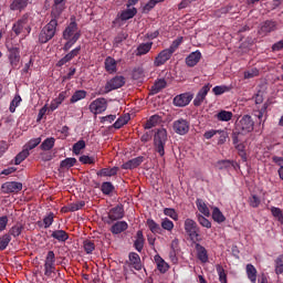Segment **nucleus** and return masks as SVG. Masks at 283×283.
Listing matches in <instances>:
<instances>
[{"instance_id":"nucleus-1","label":"nucleus","mask_w":283,"mask_h":283,"mask_svg":"<svg viewBox=\"0 0 283 283\" xmlns=\"http://www.w3.org/2000/svg\"><path fill=\"white\" fill-rule=\"evenodd\" d=\"M65 44L62 48L63 52H70L74 48L75 43L81 39V30H78V23H76V17L71 18V22L64 29L62 33Z\"/></svg>"},{"instance_id":"nucleus-2","label":"nucleus","mask_w":283,"mask_h":283,"mask_svg":"<svg viewBox=\"0 0 283 283\" xmlns=\"http://www.w3.org/2000/svg\"><path fill=\"white\" fill-rule=\"evenodd\" d=\"M167 143H169L167 129L158 128L153 137V149L159 158H165V149H167Z\"/></svg>"},{"instance_id":"nucleus-3","label":"nucleus","mask_w":283,"mask_h":283,"mask_svg":"<svg viewBox=\"0 0 283 283\" xmlns=\"http://www.w3.org/2000/svg\"><path fill=\"white\" fill-rule=\"evenodd\" d=\"M56 28H59V18L51 17L50 22L44 25L39 33V43L45 44L52 41L53 36H56Z\"/></svg>"},{"instance_id":"nucleus-4","label":"nucleus","mask_w":283,"mask_h":283,"mask_svg":"<svg viewBox=\"0 0 283 283\" xmlns=\"http://www.w3.org/2000/svg\"><path fill=\"white\" fill-rule=\"evenodd\" d=\"M30 14L24 13L20 19H18L13 25H12V32L15 34V36H19L20 34H24V36H28L30 32H32V27H30Z\"/></svg>"},{"instance_id":"nucleus-5","label":"nucleus","mask_w":283,"mask_h":283,"mask_svg":"<svg viewBox=\"0 0 283 283\" xmlns=\"http://www.w3.org/2000/svg\"><path fill=\"white\" fill-rule=\"evenodd\" d=\"M184 229L192 242H200V227L193 219H186Z\"/></svg>"},{"instance_id":"nucleus-6","label":"nucleus","mask_w":283,"mask_h":283,"mask_svg":"<svg viewBox=\"0 0 283 283\" xmlns=\"http://www.w3.org/2000/svg\"><path fill=\"white\" fill-rule=\"evenodd\" d=\"M280 27V23L277 20H265L260 23L259 27V34L260 36H269L272 32H276L277 28Z\"/></svg>"},{"instance_id":"nucleus-7","label":"nucleus","mask_w":283,"mask_h":283,"mask_svg":"<svg viewBox=\"0 0 283 283\" xmlns=\"http://www.w3.org/2000/svg\"><path fill=\"white\" fill-rule=\"evenodd\" d=\"M56 254L54 251H49L44 261V275L52 277V273L56 272Z\"/></svg>"},{"instance_id":"nucleus-8","label":"nucleus","mask_w":283,"mask_h":283,"mask_svg":"<svg viewBox=\"0 0 283 283\" xmlns=\"http://www.w3.org/2000/svg\"><path fill=\"white\" fill-rule=\"evenodd\" d=\"M172 129L175 134L179 136H187L189 129H191V123L188 119L179 118L172 123Z\"/></svg>"},{"instance_id":"nucleus-9","label":"nucleus","mask_w":283,"mask_h":283,"mask_svg":"<svg viewBox=\"0 0 283 283\" xmlns=\"http://www.w3.org/2000/svg\"><path fill=\"white\" fill-rule=\"evenodd\" d=\"M92 114H103L107 109V99L105 97H98L94 99L88 107Z\"/></svg>"},{"instance_id":"nucleus-10","label":"nucleus","mask_w":283,"mask_h":283,"mask_svg":"<svg viewBox=\"0 0 283 283\" xmlns=\"http://www.w3.org/2000/svg\"><path fill=\"white\" fill-rule=\"evenodd\" d=\"M125 85V77L123 75H116L105 84V92H114V90H120Z\"/></svg>"},{"instance_id":"nucleus-11","label":"nucleus","mask_w":283,"mask_h":283,"mask_svg":"<svg viewBox=\"0 0 283 283\" xmlns=\"http://www.w3.org/2000/svg\"><path fill=\"white\" fill-rule=\"evenodd\" d=\"M123 218H125V209L123 206L118 205L108 211V220H106V224H112V222L123 220Z\"/></svg>"},{"instance_id":"nucleus-12","label":"nucleus","mask_w":283,"mask_h":283,"mask_svg":"<svg viewBox=\"0 0 283 283\" xmlns=\"http://www.w3.org/2000/svg\"><path fill=\"white\" fill-rule=\"evenodd\" d=\"M21 189H23V184L19 181H7L1 186L2 193H19Z\"/></svg>"},{"instance_id":"nucleus-13","label":"nucleus","mask_w":283,"mask_h":283,"mask_svg":"<svg viewBox=\"0 0 283 283\" xmlns=\"http://www.w3.org/2000/svg\"><path fill=\"white\" fill-rule=\"evenodd\" d=\"M9 61L12 67H18L21 61V49L19 46H8Z\"/></svg>"},{"instance_id":"nucleus-14","label":"nucleus","mask_w":283,"mask_h":283,"mask_svg":"<svg viewBox=\"0 0 283 283\" xmlns=\"http://www.w3.org/2000/svg\"><path fill=\"white\" fill-rule=\"evenodd\" d=\"M171 56H174V53L171 51H169L168 49L163 50L157 54V56L154 60L155 67H160L165 65V63H167V61H169Z\"/></svg>"},{"instance_id":"nucleus-15","label":"nucleus","mask_w":283,"mask_h":283,"mask_svg":"<svg viewBox=\"0 0 283 283\" xmlns=\"http://www.w3.org/2000/svg\"><path fill=\"white\" fill-rule=\"evenodd\" d=\"M195 251L197 254V260H199L201 264H207V262H209V252L207 251V248H205V245L195 242Z\"/></svg>"},{"instance_id":"nucleus-16","label":"nucleus","mask_w":283,"mask_h":283,"mask_svg":"<svg viewBox=\"0 0 283 283\" xmlns=\"http://www.w3.org/2000/svg\"><path fill=\"white\" fill-rule=\"evenodd\" d=\"M210 91H211V84L208 83L198 92V94L193 99L195 107H200V105L205 103V99L207 98V95L209 94Z\"/></svg>"},{"instance_id":"nucleus-17","label":"nucleus","mask_w":283,"mask_h":283,"mask_svg":"<svg viewBox=\"0 0 283 283\" xmlns=\"http://www.w3.org/2000/svg\"><path fill=\"white\" fill-rule=\"evenodd\" d=\"M191 101H193V95L189 93H184V94L177 95L174 98V105L176 107H187V105H189Z\"/></svg>"},{"instance_id":"nucleus-18","label":"nucleus","mask_w":283,"mask_h":283,"mask_svg":"<svg viewBox=\"0 0 283 283\" xmlns=\"http://www.w3.org/2000/svg\"><path fill=\"white\" fill-rule=\"evenodd\" d=\"M81 54V45L73 49L71 52H69L65 56H63L59 62L56 63V67H63V65H66V63H70L73 59H76Z\"/></svg>"},{"instance_id":"nucleus-19","label":"nucleus","mask_w":283,"mask_h":283,"mask_svg":"<svg viewBox=\"0 0 283 283\" xmlns=\"http://www.w3.org/2000/svg\"><path fill=\"white\" fill-rule=\"evenodd\" d=\"M65 10V0H53V6L51 10V17L55 19H61V14Z\"/></svg>"},{"instance_id":"nucleus-20","label":"nucleus","mask_w":283,"mask_h":283,"mask_svg":"<svg viewBox=\"0 0 283 283\" xmlns=\"http://www.w3.org/2000/svg\"><path fill=\"white\" fill-rule=\"evenodd\" d=\"M254 125L255 122H253V118L250 115H244L240 120V127L245 134L253 132Z\"/></svg>"},{"instance_id":"nucleus-21","label":"nucleus","mask_w":283,"mask_h":283,"mask_svg":"<svg viewBox=\"0 0 283 283\" xmlns=\"http://www.w3.org/2000/svg\"><path fill=\"white\" fill-rule=\"evenodd\" d=\"M105 71L108 74H116L118 72V62L112 56H107L104 61Z\"/></svg>"},{"instance_id":"nucleus-22","label":"nucleus","mask_w":283,"mask_h":283,"mask_svg":"<svg viewBox=\"0 0 283 283\" xmlns=\"http://www.w3.org/2000/svg\"><path fill=\"white\" fill-rule=\"evenodd\" d=\"M145 161V157L143 156H139V157H136V158H133V159H129L128 161L124 163L122 165V169H136L138 167H140V165H143V163Z\"/></svg>"},{"instance_id":"nucleus-23","label":"nucleus","mask_w":283,"mask_h":283,"mask_svg":"<svg viewBox=\"0 0 283 283\" xmlns=\"http://www.w3.org/2000/svg\"><path fill=\"white\" fill-rule=\"evenodd\" d=\"M200 59H202V53L200 51H195L191 52L187 57H186V65L188 67H196L197 63H200Z\"/></svg>"},{"instance_id":"nucleus-24","label":"nucleus","mask_w":283,"mask_h":283,"mask_svg":"<svg viewBox=\"0 0 283 283\" xmlns=\"http://www.w3.org/2000/svg\"><path fill=\"white\" fill-rule=\"evenodd\" d=\"M67 98V91H63L59 94L57 97L52 99L50 106H49V112H55V109H59L60 105H62L63 101Z\"/></svg>"},{"instance_id":"nucleus-25","label":"nucleus","mask_w":283,"mask_h":283,"mask_svg":"<svg viewBox=\"0 0 283 283\" xmlns=\"http://www.w3.org/2000/svg\"><path fill=\"white\" fill-rule=\"evenodd\" d=\"M128 260L130 262V266L135 269V271H142L143 270V262L140 261V255L136 252H130L128 254Z\"/></svg>"},{"instance_id":"nucleus-26","label":"nucleus","mask_w":283,"mask_h":283,"mask_svg":"<svg viewBox=\"0 0 283 283\" xmlns=\"http://www.w3.org/2000/svg\"><path fill=\"white\" fill-rule=\"evenodd\" d=\"M154 261L156 263L157 270L159 271V273H167L169 271V263L165 262V259H163V256H160V254H156L154 256Z\"/></svg>"},{"instance_id":"nucleus-27","label":"nucleus","mask_w":283,"mask_h":283,"mask_svg":"<svg viewBox=\"0 0 283 283\" xmlns=\"http://www.w3.org/2000/svg\"><path fill=\"white\" fill-rule=\"evenodd\" d=\"M51 238L63 244L70 240V234L65 230H54L51 231Z\"/></svg>"},{"instance_id":"nucleus-28","label":"nucleus","mask_w":283,"mask_h":283,"mask_svg":"<svg viewBox=\"0 0 283 283\" xmlns=\"http://www.w3.org/2000/svg\"><path fill=\"white\" fill-rule=\"evenodd\" d=\"M134 249H136L138 253H143V249H145V235L143 234V230H138L136 233Z\"/></svg>"},{"instance_id":"nucleus-29","label":"nucleus","mask_w":283,"mask_h":283,"mask_svg":"<svg viewBox=\"0 0 283 283\" xmlns=\"http://www.w3.org/2000/svg\"><path fill=\"white\" fill-rule=\"evenodd\" d=\"M127 229H129V224H127L126 221H117L111 227V233L118 235L123 233V231H127Z\"/></svg>"},{"instance_id":"nucleus-30","label":"nucleus","mask_w":283,"mask_h":283,"mask_svg":"<svg viewBox=\"0 0 283 283\" xmlns=\"http://www.w3.org/2000/svg\"><path fill=\"white\" fill-rule=\"evenodd\" d=\"M30 0H13L10 4V10L13 12H23L25 8H28V3Z\"/></svg>"},{"instance_id":"nucleus-31","label":"nucleus","mask_w":283,"mask_h":283,"mask_svg":"<svg viewBox=\"0 0 283 283\" xmlns=\"http://www.w3.org/2000/svg\"><path fill=\"white\" fill-rule=\"evenodd\" d=\"M96 174L99 176V178H112V176H116V174H118V167L102 168Z\"/></svg>"},{"instance_id":"nucleus-32","label":"nucleus","mask_w":283,"mask_h":283,"mask_svg":"<svg viewBox=\"0 0 283 283\" xmlns=\"http://www.w3.org/2000/svg\"><path fill=\"white\" fill-rule=\"evenodd\" d=\"M153 45H154V42H147V43L139 44L137 46L136 56H145V54H149Z\"/></svg>"},{"instance_id":"nucleus-33","label":"nucleus","mask_w":283,"mask_h":283,"mask_svg":"<svg viewBox=\"0 0 283 283\" xmlns=\"http://www.w3.org/2000/svg\"><path fill=\"white\" fill-rule=\"evenodd\" d=\"M245 271H247L248 280H250V282L252 283L258 282V270L253 264L249 263L245 268Z\"/></svg>"},{"instance_id":"nucleus-34","label":"nucleus","mask_w":283,"mask_h":283,"mask_svg":"<svg viewBox=\"0 0 283 283\" xmlns=\"http://www.w3.org/2000/svg\"><path fill=\"white\" fill-rule=\"evenodd\" d=\"M167 87V81L165 80H157L154 85L150 87L151 94H159V92H163Z\"/></svg>"},{"instance_id":"nucleus-35","label":"nucleus","mask_w":283,"mask_h":283,"mask_svg":"<svg viewBox=\"0 0 283 283\" xmlns=\"http://www.w3.org/2000/svg\"><path fill=\"white\" fill-rule=\"evenodd\" d=\"M138 13V10L136 8L126 9L120 13V21H129V19H134L136 14Z\"/></svg>"},{"instance_id":"nucleus-36","label":"nucleus","mask_w":283,"mask_h":283,"mask_svg":"<svg viewBox=\"0 0 283 283\" xmlns=\"http://www.w3.org/2000/svg\"><path fill=\"white\" fill-rule=\"evenodd\" d=\"M55 143L56 139L54 137H49L42 142L40 149H42V151H50V149L54 148Z\"/></svg>"},{"instance_id":"nucleus-37","label":"nucleus","mask_w":283,"mask_h":283,"mask_svg":"<svg viewBox=\"0 0 283 283\" xmlns=\"http://www.w3.org/2000/svg\"><path fill=\"white\" fill-rule=\"evenodd\" d=\"M196 205H197L198 211L205 214L206 218H209V216H211V212L209 211V207H207V203H205L202 199H197Z\"/></svg>"},{"instance_id":"nucleus-38","label":"nucleus","mask_w":283,"mask_h":283,"mask_svg":"<svg viewBox=\"0 0 283 283\" xmlns=\"http://www.w3.org/2000/svg\"><path fill=\"white\" fill-rule=\"evenodd\" d=\"M160 120H161L160 115H153L145 123L144 127H145V129H151V128L156 127V125H158V123H160Z\"/></svg>"},{"instance_id":"nucleus-39","label":"nucleus","mask_w":283,"mask_h":283,"mask_svg":"<svg viewBox=\"0 0 283 283\" xmlns=\"http://www.w3.org/2000/svg\"><path fill=\"white\" fill-rule=\"evenodd\" d=\"M23 233V224L17 223L13 227L10 228L8 235L11 238H19Z\"/></svg>"},{"instance_id":"nucleus-40","label":"nucleus","mask_w":283,"mask_h":283,"mask_svg":"<svg viewBox=\"0 0 283 283\" xmlns=\"http://www.w3.org/2000/svg\"><path fill=\"white\" fill-rule=\"evenodd\" d=\"M115 189L116 187H114V184H112L111 181H104L101 186V191L102 193H104V196H109L114 193Z\"/></svg>"},{"instance_id":"nucleus-41","label":"nucleus","mask_w":283,"mask_h":283,"mask_svg":"<svg viewBox=\"0 0 283 283\" xmlns=\"http://www.w3.org/2000/svg\"><path fill=\"white\" fill-rule=\"evenodd\" d=\"M86 97H87V91L78 90L72 95L70 103L72 104L78 103V101H83V98H86Z\"/></svg>"},{"instance_id":"nucleus-42","label":"nucleus","mask_w":283,"mask_h":283,"mask_svg":"<svg viewBox=\"0 0 283 283\" xmlns=\"http://www.w3.org/2000/svg\"><path fill=\"white\" fill-rule=\"evenodd\" d=\"M216 118L222 123H229V120L233 118V113L229 111H221L216 115Z\"/></svg>"},{"instance_id":"nucleus-43","label":"nucleus","mask_w":283,"mask_h":283,"mask_svg":"<svg viewBox=\"0 0 283 283\" xmlns=\"http://www.w3.org/2000/svg\"><path fill=\"white\" fill-rule=\"evenodd\" d=\"M212 220H214V222H218L219 224H221V222H224V220H227V218L224 217L222 211H220V208L214 207L212 210Z\"/></svg>"},{"instance_id":"nucleus-44","label":"nucleus","mask_w":283,"mask_h":283,"mask_svg":"<svg viewBox=\"0 0 283 283\" xmlns=\"http://www.w3.org/2000/svg\"><path fill=\"white\" fill-rule=\"evenodd\" d=\"M147 227L149 231H151V233H158V234L163 233V228H160V224L156 223L154 219L147 220Z\"/></svg>"},{"instance_id":"nucleus-45","label":"nucleus","mask_w":283,"mask_h":283,"mask_svg":"<svg viewBox=\"0 0 283 283\" xmlns=\"http://www.w3.org/2000/svg\"><path fill=\"white\" fill-rule=\"evenodd\" d=\"M274 271H275L276 275H282V273H283V254H280L274 260Z\"/></svg>"},{"instance_id":"nucleus-46","label":"nucleus","mask_w":283,"mask_h":283,"mask_svg":"<svg viewBox=\"0 0 283 283\" xmlns=\"http://www.w3.org/2000/svg\"><path fill=\"white\" fill-rule=\"evenodd\" d=\"M270 211H271L273 218H275V220H277V222H280V224H283V211H282V209H280L275 206H272L270 208Z\"/></svg>"},{"instance_id":"nucleus-47","label":"nucleus","mask_w":283,"mask_h":283,"mask_svg":"<svg viewBox=\"0 0 283 283\" xmlns=\"http://www.w3.org/2000/svg\"><path fill=\"white\" fill-rule=\"evenodd\" d=\"M12 242V237L8 233L0 237V251H6L8 245Z\"/></svg>"},{"instance_id":"nucleus-48","label":"nucleus","mask_w":283,"mask_h":283,"mask_svg":"<svg viewBox=\"0 0 283 283\" xmlns=\"http://www.w3.org/2000/svg\"><path fill=\"white\" fill-rule=\"evenodd\" d=\"M21 101H23L21 98V95L17 94L13 99L10 103L9 106V111L11 112V114H14L17 112V108L21 105Z\"/></svg>"},{"instance_id":"nucleus-49","label":"nucleus","mask_w":283,"mask_h":283,"mask_svg":"<svg viewBox=\"0 0 283 283\" xmlns=\"http://www.w3.org/2000/svg\"><path fill=\"white\" fill-rule=\"evenodd\" d=\"M76 165V158L69 157L61 161L60 167L61 169H71V167H74Z\"/></svg>"},{"instance_id":"nucleus-50","label":"nucleus","mask_w":283,"mask_h":283,"mask_svg":"<svg viewBox=\"0 0 283 283\" xmlns=\"http://www.w3.org/2000/svg\"><path fill=\"white\" fill-rule=\"evenodd\" d=\"M28 156H30V151L25 148L22 149V151H20L15 158H14V165H21L23 163V160H25V158H28Z\"/></svg>"},{"instance_id":"nucleus-51","label":"nucleus","mask_w":283,"mask_h":283,"mask_svg":"<svg viewBox=\"0 0 283 283\" xmlns=\"http://www.w3.org/2000/svg\"><path fill=\"white\" fill-rule=\"evenodd\" d=\"M266 109H269V102H265L259 111H255V116L259 119L260 125H262V118L266 116Z\"/></svg>"},{"instance_id":"nucleus-52","label":"nucleus","mask_w":283,"mask_h":283,"mask_svg":"<svg viewBox=\"0 0 283 283\" xmlns=\"http://www.w3.org/2000/svg\"><path fill=\"white\" fill-rule=\"evenodd\" d=\"M231 167H235L234 163L228 159L224 160H219L217 163V169H219L220 171H222L223 169H229Z\"/></svg>"},{"instance_id":"nucleus-53","label":"nucleus","mask_w":283,"mask_h":283,"mask_svg":"<svg viewBox=\"0 0 283 283\" xmlns=\"http://www.w3.org/2000/svg\"><path fill=\"white\" fill-rule=\"evenodd\" d=\"M214 96H222L226 92H231V86L220 85L212 88Z\"/></svg>"},{"instance_id":"nucleus-54","label":"nucleus","mask_w":283,"mask_h":283,"mask_svg":"<svg viewBox=\"0 0 283 283\" xmlns=\"http://www.w3.org/2000/svg\"><path fill=\"white\" fill-rule=\"evenodd\" d=\"M216 270L219 275V282L227 283V272L224 271V268L221 264H217Z\"/></svg>"},{"instance_id":"nucleus-55","label":"nucleus","mask_w":283,"mask_h":283,"mask_svg":"<svg viewBox=\"0 0 283 283\" xmlns=\"http://www.w3.org/2000/svg\"><path fill=\"white\" fill-rule=\"evenodd\" d=\"M83 248L85 253H87L88 255L94 253V250L96 249V244L92 241V240H85L83 242Z\"/></svg>"},{"instance_id":"nucleus-56","label":"nucleus","mask_w":283,"mask_h":283,"mask_svg":"<svg viewBox=\"0 0 283 283\" xmlns=\"http://www.w3.org/2000/svg\"><path fill=\"white\" fill-rule=\"evenodd\" d=\"M127 123H129V116H120L114 123L113 127L115 129H120V127H124V125H127Z\"/></svg>"},{"instance_id":"nucleus-57","label":"nucleus","mask_w":283,"mask_h":283,"mask_svg":"<svg viewBox=\"0 0 283 283\" xmlns=\"http://www.w3.org/2000/svg\"><path fill=\"white\" fill-rule=\"evenodd\" d=\"M41 145V137L31 139L25 146L24 149H28V151H32V149H35V147H39Z\"/></svg>"},{"instance_id":"nucleus-58","label":"nucleus","mask_w":283,"mask_h":283,"mask_svg":"<svg viewBox=\"0 0 283 283\" xmlns=\"http://www.w3.org/2000/svg\"><path fill=\"white\" fill-rule=\"evenodd\" d=\"M54 223V212H49L48 216L43 218L44 229H50Z\"/></svg>"},{"instance_id":"nucleus-59","label":"nucleus","mask_w":283,"mask_h":283,"mask_svg":"<svg viewBox=\"0 0 283 283\" xmlns=\"http://www.w3.org/2000/svg\"><path fill=\"white\" fill-rule=\"evenodd\" d=\"M261 203H262V200L256 195H252L249 198V205L250 207H252V209H258V207H260Z\"/></svg>"},{"instance_id":"nucleus-60","label":"nucleus","mask_w":283,"mask_h":283,"mask_svg":"<svg viewBox=\"0 0 283 283\" xmlns=\"http://www.w3.org/2000/svg\"><path fill=\"white\" fill-rule=\"evenodd\" d=\"M82 149H85V140H83V139L78 140L77 143H75L73 145V154L78 156V154H81Z\"/></svg>"},{"instance_id":"nucleus-61","label":"nucleus","mask_w":283,"mask_h":283,"mask_svg":"<svg viewBox=\"0 0 283 283\" xmlns=\"http://www.w3.org/2000/svg\"><path fill=\"white\" fill-rule=\"evenodd\" d=\"M184 38H177L171 45L168 48V50L174 54L176 52V50H178V48H180V45L182 44Z\"/></svg>"},{"instance_id":"nucleus-62","label":"nucleus","mask_w":283,"mask_h":283,"mask_svg":"<svg viewBox=\"0 0 283 283\" xmlns=\"http://www.w3.org/2000/svg\"><path fill=\"white\" fill-rule=\"evenodd\" d=\"M164 213L168 216V218H171V220L178 221V212H176V209L165 208Z\"/></svg>"},{"instance_id":"nucleus-63","label":"nucleus","mask_w":283,"mask_h":283,"mask_svg":"<svg viewBox=\"0 0 283 283\" xmlns=\"http://www.w3.org/2000/svg\"><path fill=\"white\" fill-rule=\"evenodd\" d=\"M161 229L165 231H174V221L169 220L168 218H165L161 221Z\"/></svg>"},{"instance_id":"nucleus-64","label":"nucleus","mask_w":283,"mask_h":283,"mask_svg":"<svg viewBox=\"0 0 283 283\" xmlns=\"http://www.w3.org/2000/svg\"><path fill=\"white\" fill-rule=\"evenodd\" d=\"M83 207H85V201H77L75 203H70L69 211L71 212L80 211V209H83Z\"/></svg>"}]
</instances>
